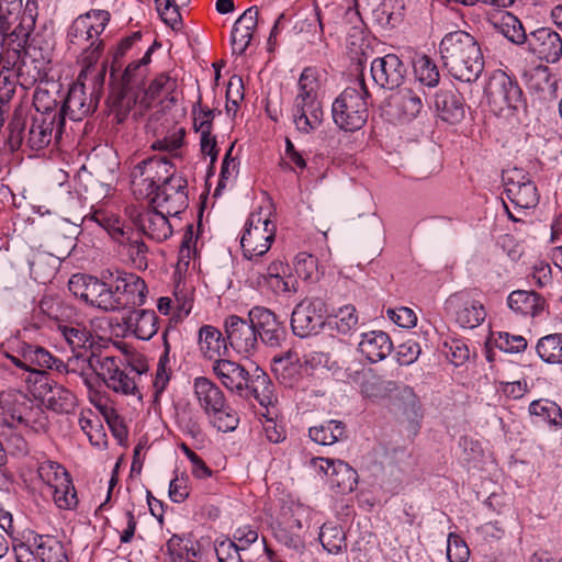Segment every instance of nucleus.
Listing matches in <instances>:
<instances>
[{"instance_id":"5","label":"nucleus","mask_w":562,"mask_h":562,"mask_svg":"<svg viewBox=\"0 0 562 562\" xmlns=\"http://www.w3.org/2000/svg\"><path fill=\"white\" fill-rule=\"evenodd\" d=\"M0 424L12 428H24L35 434L44 432L48 419L45 412L24 392L7 390L0 393Z\"/></svg>"},{"instance_id":"25","label":"nucleus","mask_w":562,"mask_h":562,"mask_svg":"<svg viewBox=\"0 0 562 562\" xmlns=\"http://www.w3.org/2000/svg\"><path fill=\"white\" fill-rule=\"evenodd\" d=\"M134 224L148 238L161 243L172 235V226L164 211L147 207L134 218Z\"/></svg>"},{"instance_id":"63","label":"nucleus","mask_w":562,"mask_h":562,"mask_svg":"<svg viewBox=\"0 0 562 562\" xmlns=\"http://www.w3.org/2000/svg\"><path fill=\"white\" fill-rule=\"evenodd\" d=\"M156 9L165 24L172 30H177L182 24L180 5L173 4L168 0H155Z\"/></svg>"},{"instance_id":"50","label":"nucleus","mask_w":562,"mask_h":562,"mask_svg":"<svg viewBox=\"0 0 562 562\" xmlns=\"http://www.w3.org/2000/svg\"><path fill=\"white\" fill-rule=\"evenodd\" d=\"M347 49L351 61L357 64V70L363 72L362 65L367 60V54L370 49L367 43L363 31L360 27H351L347 36Z\"/></svg>"},{"instance_id":"54","label":"nucleus","mask_w":562,"mask_h":562,"mask_svg":"<svg viewBox=\"0 0 562 562\" xmlns=\"http://www.w3.org/2000/svg\"><path fill=\"white\" fill-rule=\"evenodd\" d=\"M299 92L293 103L302 102H321L317 99L318 81L316 78V71L312 68H305L297 82Z\"/></svg>"},{"instance_id":"23","label":"nucleus","mask_w":562,"mask_h":562,"mask_svg":"<svg viewBox=\"0 0 562 562\" xmlns=\"http://www.w3.org/2000/svg\"><path fill=\"white\" fill-rule=\"evenodd\" d=\"M213 372L229 392L241 396L247 391L250 373L240 363L228 359H216L213 362Z\"/></svg>"},{"instance_id":"6","label":"nucleus","mask_w":562,"mask_h":562,"mask_svg":"<svg viewBox=\"0 0 562 562\" xmlns=\"http://www.w3.org/2000/svg\"><path fill=\"white\" fill-rule=\"evenodd\" d=\"M151 52L153 48H148L140 59L130 63L120 77L116 75L114 80H110L112 106L116 112L119 122H122L132 106L137 103L139 98L137 91L143 88L147 76Z\"/></svg>"},{"instance_id":"22","label":"nucleus","mask_w":562,"mask_h":562,"mask_svg":"<svg viewBox=\"0 0 562 562\" xmlns=\"http://www.w3.org/2000/svg\"><path fill=\"white\" fill-rule=\"evenodd\" d=\"M505 193L514 210L524 211L535 207L539 202V193L533 181L521 171H514L505 184Z\"/></svg>"},{"instance_id":"24","label":"nucleus","mask_w":562,"mask_h":562,"mask_svg":"<svg viewBox=\"0 0 562 562\" xmlns=\"http://www.w3.org/2000/svg\"><path fill=\"white\" fill-rule=\"evenodd\" d=\"M119 255L133 268L144 271L148 268V247L138 232L127 228L126 235L120 234Z\"/></svg>"},{"instance_id":"59","label":"nucleus","mask_w":562,"mask_h":562,"mask_svg":"<svg viewBox=\"0 0 562 562\" xmlns=\"http://www.w3.org/2000/svg\"><path fill=\"white\" fill-rule=\"evenodd\" d=\"M91 221L106 231L115 243L120 240V234L126 235L127 228L125 229L120 218L113 214L98 210L92 214Z\"/></svg>"},{"instance_id":"34","label":"nucleus","mask_w":562,"mask_h":562,"mask_svg":"<svg viewBox=\"0 0 562 562\" xmlns=\"http://www.w3.org/2000/svg\"><path fill=\"white\" fill-rule=\"evenodd\" d=\"M435 109L438 116L450 124L458 123L464 117L462 98L452 90H439L435 94Z\"/></svg>"},{"instance_id":"60","label":"nucleus","mask_w":562,"mask_h":562,"mask_svg":"<svg viewBox=\"0 0 562 562\" xmlns=\"http://www.w3.org/2000/svg\"><path fill=\"white\" fill-rule=\"evenodd\" d=\"M188 181L184 177L177 173L175 168L168 172L167 179L161 181L159 190L149 201H157L159 198L167 196L172 193L188 192Z\"/></svg>"},{"instance_id":"30","label":"nucleus","mask_w":562,"mask_h":562,"mask_svg":"<svg viewBox=\"0 0 562 562\" xmlns=\"http://www.w3.org/2000/svg\"><path fill=\"white\" fill-rule=\"evenodd\" d=\"M30 544L41 562H69L64 543L55 536L31 532Z\"/></svg>"},{"instance_id":"46","label":"nucleus","mask_w":562,"mask_h":562,"mask_svg":"<svg viewBox=\"0 0 562 562\" xmlns=\"http://www.w3.org/2000/svg\"><path fill=\"white\" fill-rule=\"evenodd\" d=\"M166 547L171 562H196L199 546L192 539L173 535Z\"/></svg>"},{"instance_id":"29","label":"nucleus","mask_w":562,"mask_h":562,"mask_svg":"<svg viewBox=\"0 0 562 562\" xmlns=\"http://www.w3.org/2000/svg\"><path fill=\"white\" fill-rule=\"evenodd\" d=\"M36 7L32 2H26L20 23L12 30L0 32L2 35L1 45L11 46L14 48L27 49L29 37L35 26Z\"/></svg>"},{"instance_id":"42","label":"nucleus","mask_w":562,"mask_h":562,"mask_svg":"<svg viewBox=\"0 0 562 562\" xmlns=\"http://www.w3.org/2000/svg\"><path fill=\"white\" fill-rule=\"evenodd\" d=\"M300 358L294 351H286L274 356L271 362V370L280 383L292 386L300 376Z\"/></svg>"},{"instance_id":"16","label":"nucleus","mask_w":562,"mask_h":562,"mask_svg":"<svg viewBox=\"0 0 562 562\" xmlns=\"http://www.w3.org/2000/svg\"><path fill=\"white\" fill-rule=\"evenodd\" d=\"M90 71L81 69L76 82L69 88L60 106V117L64 121L66 116L72 121H81L97 110L99 101L91 93L87 95L86 92V80Z\"/></svg>"},{"instance_id":"37","label":"nucleus","mask_w":562,"mask_h":562,"mask_svg":"<svg viewBox=\"0 0 562 562\" xmlns=\"http://www.w3.org/2000/svg\"><path fill=\"white\" fill-rule=\"evenodd\" d=\"M248 387L243 397H254L261 406L268 407L277 401L273 384L269 375L260 368H256L250 374Z\"/></svg>"},{"instance_id":"14","label":"nucleus","mask_w":562,"mask_h":562,"mask_svg":"<svg viewBox=\"0 0 562 562\" xmlns=\"http://www.w3.org/2000/svg\"><path fill=\"white\" fill-rule=\"evenodd\" d=\"M50 61V48L37 46L35 44V40H33L29 44L27 49L24 50L23 59L15 71L18 85L27 90L34 87L37 82L44 83V79L47 77L49 70Z\"/></svg>"},{"instance_id":"39","label":"nucleus","mask_w":562,"mask_h":562,"mask_svg":"<svg viewBox=\"0 0 562 562\" xmlns=\"http://www.w3.org/2000/svg\"><path fill=\"white\" fill-rule=\"evenodd\" d=\"M322 464L326 463V470L330 472V485L338 493L348 494L356 490L358 485V473L347 462L342 460L326 461L321 460Z\"/></svg>"},{"instance_id":"47","label":"nucleus","mask_w":562,"mask_h":562,"mask_svg":"<svg viewBox=\"0 0 562 562\" xmlns=\"http://www.w3.org/2000/svg\"><path fill=\"white\" fill-rule=\"evenodd\" d=\"M318 539L328 553L338 554L347 549L346 533L342 527L337 524H323Z\"/></svg>"},{"instance_id":"20","label":"nucleus","mask_w":562,"mask_h":562,"mask_svg":"<svg viewBox=\"0 0 562 562\" xmlns=\"http://www.w3.org/2000/svg\"><path fill=\"white\" fill-rule=\"evenodd\" d=\"M370 71L376 86L394 90L404 82L407 68L396 54H386L372 60Z\"/></svg>"},{"instance_id":"17","label":"nucleus","mask_w":562,"mask_h":562,"mask_svg":"<svg viewBox=\"0 0 562 562\" xmlns=\"http://www.w3.org/2000/svg\"><path fill=\"white\" fill-rule=\"evenodd\" d=\"M446 308L462 328L473 329L480 326L486 317L483 304L465 291L450 295L446 301Z\"/></svg>"},{"instance_id":"52","label":"nucleus","mask_w":562,"mask_h":562,"mask_svg":"<svg viewBox=\"0 0 562 562\" xmlns=\"http://www.w3.org/2000/svg\"><path fill=\"white\" fill-rule=\"evenodd\" d=\"M414 74L420 85L434 88L439 83L440 74L435 61L427 55L414 59Z\"/></svg>"},{"instance_id":"19","label":"nucleus","mask_w":562,"mask_h":562,"mask_svg":"<svg viewBox=\"0 0 562 562\" xmlns=\"http://www.w3.org/2000/svg\"><path fill=\"white\" fill-rule=\"evenodd\" d=\"M227 342L241 355H251L258 346V338L254 324L248 318L228 315L224 321Z\"/></svg>"},{"instance_id":"12","label":"nucleus","mask_w":562,"mask_h":562,"mask_svg":"<svg viewBox=\"0 0 562 562\" xmlns=\"http://www.w3.org/2000/svg\"><path fill=\"white\" fill-rule=\"evenodd\" d=\"M327 306L319 297H305L295 305L291 315V328L295 336H316L326 324Z\"/></svg>"},{"instance_id":"26","label":"nucleus","mask_w":562,"mask_h":562,"mask_svg":"<svg viewBox=\"0 0 562 562\" xmlns=\"http://www.w3.org/2000/svg\"><path fill=\"white\" fill-rule=\"evenodd\" d=\"M259 9L252 5L235 21L231 33L233 54L243 55L251 43L258 25Z\"/></svg>"},{"instance_id":"44","label":"nucleus","mask_w":562,"mask_h":562,"mask_svg":"<svg viewBox=\"0 0 562 562\" xmlns=\"http://www.w3.org/2000/svg\"><path fill=\"white\" fill-rule=\"evenodd\" d=\"M346 425L340 420L330 419L308 429L310 438L322 446H331L347 437Z\"/></svg>"},{"instance_id":"18","label":"nucleus","mask_w":562,"mask_h":562,"mask_svg":"<svg viewBox=\"0 0 562 562\" xmlns=\"http://www.w3.org/2000/svg\"><path fill=\"white\" fill-rule=\"evenodd\" d=\"M249 322L254 324L257 338L270 347H278L285 339L286 330L277 315L267 307L254 306L248 312Z\"/></svg>"},{"instance_id":"13","label":"nucleus","mask_w":562,"mask_h":562,"mask_svg":"<svg viewBox=\"0 0 562 562\" xmlns=\"http://www.w3.org/2000/svg\"><path fill=\"white\" fill-rule=\"evenodd\" d=\"M120 359L115 357H103L99 366V374L105 385L113 392L122 395L136 396L142 400V393L137 385V379L144 372V369H137L128 366L122 369L119 364Z\"/></svg>"},{"instance_id":"38","label":"nucleus","mask_w":562,"mask_h":562,"mask_svg":"<svg viewBox=\"0 0 562 562\" xmlns=\"http://www.w3.org/2000/svg\"><path fill=\"white\" fill-rule=\"evenodd\" d=\"M57 331L63 336L71 351H90L94 344L91 330L80 322L58 324Z\"/></svg>"},{"instance_id":"11","label":"nucleus","mask_w":562,"mask_h":562,"mask_svg":"<svg viewBox=\"0 0 562 562\" xmlns=\"http://www.w3.org/2000/svg\"><path fill=\"white\" fill-rule=\"evenodd\" d=\"M276 237V225L261 213H251L246 222L240 246L244 256L254 260L263 256L271 247Z\"/></svg>"},{"instance_id":"9","label":"nucleus","mask_w":562,"mask_h":562,"mask_svg":"<svg viewBox=\"0 0 562 562\" xmlns=\"http://www.w3.org/2000/svg\"><path fill=\"white\" fill-rule=\"evenodd\" d=\"M38 479L53 491V499L59 509L74 510L78 496L70 473L58 462L44 459L37 461Z\"/></svg>"},{"instance_id":"33","label":"nucleus","mask_w":562,"mask_h":562,"mask_svg":"<svg viewBox=\"0 0 562 562\" xmlns=\"http://www.w3.org/2000/svg\"><path fill=\"white\" fill-rule=\"evenodd\" d=\"M531 423L551 429L562 428V408L553 401L539 398L529 404Z\"/></svg>"},{"instance_id":"55","label":"nucleus","mask_w":562,"mask_h":562,"mask_svg":"<svg viewBox=\"0 0 562 562\" xmlns=\"http://www.w3.org/2000/svg\"><path fill=\"white\" fill-rule=\"evenodd\" d=\"M186 130L179 127L173 132L167 134L162 138H158L150 144L153 150L168 151L173 158H180L181 155L178 151L184 143Z\"/></svg>"},{"instance_id":"4","label":"nucleus","mask_w":562,"mask_h":562,"mask_svg":"<svg viewBox=\"0 0 562 562\" xmlns=\"http://www.w3.org/2000/svg\"><path fill=\"white\" fill-rule=\"evenodd\" d=\"M370 98L371 94L361 71L352 85L335 99L331 106L334 123L346 132H356L362 128L368 121V100Z\"/></svg>"},{"instance_id":"10","label":"nucleus","mask_w":562,"mask_h":562,"mask_svg":"<svg viewBox=\"0 0 562 562\" xmlns=\"http://www.w3.org/2000/svg\"><path fill=\"white\" fill-rule=\"evenodd\" d=\"M485 95L496 115L512 113L524 104L522 91L515 79L498 69L490 76Z\"/></svg>"},{"instance_id":"1","label":"nucleus","mask_w":562,"mask_h":562,"mask_svg":"<svg viewBox=\"0 0 562 562\" xmlns=\"http://www.w3.org/2000/svg\"><path fill=\"white\" fill-rule=\"evenodd\" d=\"M69 291L87 304L103 312H119L145 304V281L135 273L102 270L100 277L77 273L68 281Z\"/></svg>"},{"instance_id":"36","label":"nucleus","mask_w":562,"mask_h":562,"mask_svg":"<svg viewBox=\"0 0 562 562\" xmlns=\"http://www.w3.org/2000/svg\"><path fill=\"white\" fill-rule=\"evenodd\" d=\"M507 305L516 314L536 317L544 310L546 300L535 291L516 290L508 295Z\"/></svg>"},{"instance_id":"8","label":"nucleus","mask_w":562,"mask_h":562,"mask_svg":"<svg viewBox=\"0 0 562 562\" xmlns=\"http://www.w3.org/2000/svg\"><path fill=\"white\" fill-rule=\"evenodd\" d=\"M172 169L173 164L165 156H151L137 162L130 173L134 196L149 201Z\"/></svg>"},{"instance_id":"62","label":"nucleus","mask_w":562,"mask_h":562,"mask_svg":"<svg viewBox=\"0 0 562 562\" xmlns=\"http://www.w3.org/2000/svg\"><path fill=\"white\" fill-rule=\"evenodd\" d=\"M470 549L459 535L451 532L447 540V559L449 562H467Z\"/></svg>"},{"instance_id":"57","label":"nucleus","mask_w":562,"mask_h":562,"mask_svg":"<svg viewBox=\"0 0 562 562\" xmlns=\"http://www.w3.org/2000/svg\"><path fill=\"white\" fill-rule=\"evenodd\" d=\"M151 204L160 207L165 214L177 216L182 213L189 205L188 192L172 193L167 196L159 198L157 201H149Z\"/></svg>"},{"instance_id":"53","label":"nucleus","mask_w":562,"mask_h":562,"mask_svg":"<svg viewBox=\"0 0 562 562\" xmlns=\"http://www.w3.org/2000/svg\"><path fill=\"white\" fill-rule=\"evenodd\" d=\"M537 352L544 362L559 364L562 361V334H550L540 338Z\"/></svg>"},{"instance_id":"31","label":"nucleus","mask_w":562,"mask_h":562,"mask_svg":"<svg viewBox=\"0 0 562 562\" xmlns=\"http://www.w3.org/2000/svg\"><path fill=\"white\" fill-rule=\"evenodd\" d=\"M359 351L372 363L385 359L393 349L390 336L382 330H371L361 335Z\"/></svg>"},{"instance_id":"15","label":"nucleus","mask_w":562,"mask_h":562,"mask_svg":"<svg viewBox=\"0 0 562 562\" xmlns=\"http://www.w3.org/2000/svg\"><path fill=\"white\" fill-rule=\"evenodd\" d=\"M32 393L34 397L42 398L48 409L58 414L71 413L76 405V395L64 385L53 381L45 371H36Z\"/></svg>"},{"instance_id":"32","label":"nucleus","mask_w":562,"mask_h":562,"mask_svg":"<svg viewBox=\"0 0 562 562\" xmlns=\"http://www.w3.org/2000/svg\"><path fill=\"white\" fill-rule=\"evenodd\" d=\"M323 108L321 102L293 103L292 119L296 130L300 133L310 134L317 130L323 122Z\"/></svg>"},{"instance_id":"43","label":"nucleus","mask_w":562,"mask_h":562,"mask_svg":"<svg viewBox=\"0 0 562 562\" xmlns=\"http://www.w3.org/2000/svg\"><path fill=\"white\" fill-rule=\"evenodd\" d=\"M226 341V337L224 338L222 333L211 325H204L199 330L200 350L210 360L221 359L227 350Z\"/></svg>"},{"instance_id":"7","label":"nucleus","mask_w":562,"mask_h":562,"mask_svg":"<svg viewBox=\"0 0 562 562\" xmlns=\"http://www.w3.org/2000/svg\"><path fill=\"white\" fill-rule=\"evenodd\" d=\"M64 120L44 116L43 114H34L25 133L26 123L19 116L9 123L10 142L13 145H20L24 139L33 150H40L49 145L53 137L59 139L64 133Z\"/></svg>"},{"instance_id":"51","label":"nucleus","mask_w":562,"mask_h":562,"mask_svg":"<svg viewBox=\"0 0 562 562\" xmlns=\"http://www.w3.org/2000/svg\"><path fill=\"white\" fill-rule=\"evenodd\" d=\"M211 411L206 416L210 423L220 431L229 432L234 431L238 424L239 417L237 412L232 408L225 401L222 406H217Z\"/></svg>"},{"instance_id":"3","label":"nucleus","mask_w":562,"mask_h":562,"mask_svg":"<svg viewBox=\"0 0 562 562\" xmlns=\"http://www.w3.org/2000/svg\"><path fill=\"white\" fill-rule=\"evenodd\" d=\"M439 52L445 68L454 79L472 83L483 72L484 58L476 40L464 31L446 34L440 42Z\"/></svg>"},{"instance_id":"27","label":"nucleus","mask_w":562,"mask_h":562,"mask_svg":"<svg viewBox=\"0 0 562 562\" xmlns=\"http://www.w3.org/2000/svg\"><path fill=\"white\" fill-rule=\"evenodd\" d=\"M422 92L420 87H417L403 88L391 94L389 106L392 109L393 115L405 121L415 119L424 106Z\"/></svg>"},{"instance_id":"40","label":"nucleus","mask_w":562,"mask_h":562,"mask_svg":"<svg viewBox=\"0 0 562 562\" xmlns=\"http://www.w3.org/2000/svg\"><path fill=\"white\" fill-rule=\"evenodd\" d=\"M125 325L142 340H149L158 331V316L153 310H134L125 319Z\"/></svg>"},{"instance_id":"64","label":"nucleus","mask_w":562,"mask_h":562,"mask_svg":"<svg viewBox=\"0 0 562 562\" xmlns=\"http://www.w3.org/2000/svg\"><path fill=\"white\" fill-rule=\"evenodd\" d=\"M5 454L9 453L15 458L26 457L30 452V446L26 439L19 432L10 430L4 435L2 442Z\"/></svg>"},{"instance_id":"45","label":"nucleus","mask_w":562,"mask_h":562,"mask_svg":"<svg viewBox=\"0 0 562 562\" xmlns=\"http://www.w3.org/2000/svg\"><path fill=\"white\" fill-rule=\"evenodd\" d=\"M72 357L67 360V374H78L83 379L85 384L90 387L87 372L92 370L99 374L102 357L97 356L92 351H72Z\"/></svg>"},{"instance_id":"41","label":"nucleus","mask_w":562,"mask_h":562,"mask_svg":"<svg viewBox=\"0 0 562 562\" xmlns=\"http://www.w3.org/2000/svg\"><path fill=\"white\" fill-rule=\"evenodd\" d=\"M194 395L205 414L215 411L226 401L223 391L211 379L198 376L193 381Z\"/></svg>"},{"instance_id":"35","label":"nucleus","mask_w":562,"mask_h":562,"mask_svg":"<svg viewBox=\"0 0 562 562\" xmlns=\"http://www.w3.org/2000/svg\"><path fill=\"white\" fill-rule=\"evenodd\" d=\"M177 86L176 78L167 72H160L150 81L147 88H142L137 91V94H139L137 103H139L143 109H149L160 97L172 94Z\"/></svg>"},{"instance_id":"28","label":"nucleus","mask_w":562,"mask_h":562,"mask_svg":"<svg viewBox=\"0 0 562 562\" xmlns=\"http://www.w3.org/2000/svg\"><path fill=\"white\" fill-rule=\"evenodd\" d=\"M59 92L60 85L56 81L46 80L44 83H40L33 94L35 114L60 119L59 102L61 101V97Z\"/></svg>"},{"instance_id":"56","label":"nucleus","mask_w":562,"mask_h":562,"mask_svg":"<svg viewBox=\"0 0 562 562\" xmlns=\"http://www.w3.org/2000/svg\"><path fill=\"white\" fill-rule=\"evenodd\" d=\"M142 37L140 32H134L132 35L122 38L119 44L114 47L111 54L110 64V80L116 78V72L122 67V59L126 53L133 47V45Z\"/></svg>"},{"instance_id":"48","label":"nucleus","mask_w":562,"mask_h":562,"mask_svg":"<svg viewBox=\"0 0 562 562\" xmlns=\"http://www.w3.org/2000/svg\"><path fill=\"white\" fill-rule=\"evenodd\" d=\"M525 81L527 88L546 98L552 92L554 81H552L550 70L547 66H536L525 72Z\"/></svg>"},{"instance_id":"2","label":"nucleus","mask_w":562,"mask_h":562,"mask_svg":"<svg viewBox=\"0 0 562 562\" xmlns=\"http://www.w3.org/2000/svg\"><path fill=\"white\" fill-rule=\"evenodd\" d=\"M105 10H90L79 15L68 29V50L77 55L81 69L91 70L104 52V41L100 37L110 22Z\"/></svg>"},{"instance_id":"21","label":"nucleus","mask_w":562,"mask_h":562,"mask_svg":"<svg viewBox=\"0 0 562 562\" xmlns=\"http://www.w3.org/2000/svg\"><path fill=\"white\" fill-rule=\"evenodd\" d=\"M527 49L539 59L554 64L562 57V37L550 27H539L528 34Z\"/></svg>"},{"instance_id":"61","label":"nucleus","mask_w":562,"mask_h":562,"mask_svg":"<svg viewBox=\"0 0 562 562\" xmlns=\"http://www.w3.org/2000/svg\"><path fill=\"white\" fill-rule=\"evenodd\" d=\"M192 115L193 127L196 132L200 134L212 133L214 111L202 104L201 97L192 106Z\"/></svg>"},{"instance_id":"58","label":"nucleus","mask_w":562,"mask_h":562,"mask_svg":"<svg viewBox=\"0 0 562 562\" xmlns=\"http://www.w3.org/2000/svg\"><path fill=\"white\" fill-rule=\"evenodd\" d=\"M273 536L276 540L283 544L289 550H292L296 553H302L304 550V540L295 530L290 529L289 527L277 522L273 527Z\"/></svg>"},{"instance_id":"49","label":"nucleus","mask_w":562,"mask_h":562,"mask_svg":"<svg viewBox=\"0 0 562 562\" xmlns=\"http://www.w3.org/2000/svg\"><path fill=\"white\" fill-rule=\"evenodd\" d=\"M495 26L512 43L516 45L528 44V34H526L522 23L510 12H504L495 22Z\"/></svg>"}]
</instances>
